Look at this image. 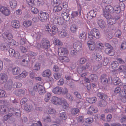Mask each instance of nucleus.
I'll list each match as a JSON object with an SVG mask.
<instances>
[{"instance_id":"39","label":"nucleus","mask_w":126,"mask_h":126,"mask_svg":"<svg viewBox=\"0 0 126 126\" xmlns=\"http://www.w3.org/2000/svg\"><path fill=\"white\" fill-rule=\"evenodd\" d=\"M79 111V110L77 108L72 109L71 110V114L73 116L76 115Z\"/></svg>"},{"instance_id":"12","label":"nucleus","mask_w":126,"mask_h":126,"mask_svg":"<svg viewBox=\"0 0 126 126\" xmlns=\"http://www.w3.org/2000/svg\"><path fill=\"white\" fill-rule=\"evenodd\" d=\"M104 52L106 54L110 56H113L115 54V52L113 47L105 48L104 50Z\"/></svg>"},{"instance_id":"9","label":"nucleus","mask_w":126,"mask_h":126,"mask_svg":"<svg viewBox=\"0 0 126 126\" xmlns=\"http://www.w3.org/2000/svg\"><path fill=\"white\" fill-rule=\"evenodd\" d=\"M68 52V51L66 48L62 47L59 50L58 54L60 56H63L67 55Z\"/></svg>"},{"instance_id":"57","label":"nucleus","mask_w":126,"mask_h":126,"mask_svg":"<svg viewBox=\"0 0 126 126\" xmlns=\"http://www.w3.org/2000/svg\"><path fill=\"white\" fill-rule=\"evenodd\" d=\"M13 115L12 113H9L8 114L5 115L3 117V121H6L8 119Z\"/></svg>"},{"instance_id":"8","label":"nucleus","mask_w":126,"mask_h":126,"mask_svg":"<svg viewBox=\"0 0 126 126\" xmlns=\"http://www.w3.org/2000/svg\"><path fill=\"white\" fill-rule=\"evenodd\" d=\"M8 69L10 70L12 69V73L14 75H17L18 74L21 72L20 68L18 67L12 68V66L11 65L9 67H8Z\"/></svg>"},{"instance_id":"52","label":"nucleus","mask_w":126,"mask_h":126,"mask_svg":"<svg viewBox=\"0 0 126 126\" xmlns=\"http://www.w3.org/2000/svg\"><path fill=\"white\" fill-rule=\"evenodd\" d=\"M31 12L33 14H36L39 12L38 9L34 7H32L31 8Z\"/></svg>"},{"instance_id":"26","label":"nucleus","mask_w":126,"mask_h":126,"mask_svg":"<svg viewBox=\"0 0 126 126\" xmlns=\"http://www.w3.org/2000/svg\"><path fill=\"white\" fill-rule=\"evenodd\" d=\"M62 16L64 20L66 21L69 20L70 17L69 15L65 12H63L62 13Z\"/></svg>"},{"instance_id":"43","label":"nucleus","mask_w":126,"mask_h":126,"mask_svg":"<svg viewBox=\"0 0 126 126\" xmlns=\"http://www.w3.org/2000/svg\"><path fill=\"white\" fill-rule=\"evenodd\" d=\"M123 95H122L120 99L122 102L125 103L126 102V91H123Z\"/></svg>"},{"instance_id":"27","label":"nucleus","mask_w":126,"mask_h":126,"mask_svg":"<svg viewBox=\"0 0 126 126\" xmlns=\"http://www.w3.org/2000/svg\"><path fill=\"white\" fill-rule=\"evenodd\" d=\"M110 17L108 18H107L108 19L107 22L108 24L110 25H112L115 23L116 21V19L112 18V16L111 15H110Z\"/></svg>"},{"instance_id":"22","label":"nucleus","mask_w":126,"mask_h":126,"mask_svg":"<svg viewBox=\"0 0 126 126\" xmlns=\"http://www.w3.org/2000/svg\"><path fill=\"white\" fill-rule=\"evenodd\" d=\"M14 93L17 96H21L25 94V91L21 89L16 90L14 91Z\"/></svg>"},{"instance_id":"33","label":"nucleus","mask_w":126,"mask_h":126,"mask_svg":"<svg viewBox=\"0 0 126 126\" xmlns=\"http://www.w3.org/2000/svg\"><path fill=\"white\" fill-rule=\"evenodd\" d=\"M62 3L61 0H51V3L53 6L58 5H60Z\"/></svg>"},{"instance_id":"28","label":"nucleus","mask_w":126,"mask_h":126,"mask_svg":"<svg viewBox=\"0 0 126 126\" xmlns=\"http://www.w3.org/2000/svg\"><path fill=\"white\" fill-rule=\"evenodd\" d=\"M86 100L89 103L92 104L94 103L97 100V98L95 97H94L91 98L87 97Z\"/></svg>"},{"instance_id":"64","label":"nucleus","mask_w":126,"mask_h":126,"mask_svg":"<svg viewBox=\"0 0 126 126\" xmlns=\"http://www.w3.org/2000/svg\"><path fill=\"white\" fill-rule=\"evenodd\" d=\"M120 48L122 49H126V42H124L121 44Z\"/></svg>"},{"instance_id":"24","label":"nucleus","mask_w":126,"mask_h":126,"mask_svg":"<svg viewBox=\"0 0 126 126\" xmlns=\"http://www.w3.org/2000/svg\"><path fill=\"white\" fill-rule=\"evenodd\" d=\"M96 10L95 9H93L91 10L88 14L89 16L92 18H94L96 15L97 13Z\"/></svg>"},{"instance_id":"14","label":"nucleus","mask_w":126,"mask_h":126,"mask_svg":"<svg viewBox=\"0 0 126 126\" xmlns=\"http://www.w3.org/2000/svg\"><path fill=\"white\" fill-rule=\"evenodd\" d=\"M51 33L50 34L51 36H54L59 32V29L55 25L52 26L51 27Z\"/></svg>"},{"instance_id":"58","label":"nucleus","mask_w":126,"mask_h":126,"mask_svg":"<svg viewBox=\"0 0 126 126\" xmlns=\"http://www.w3.org/2000/svg\"><path fill=\"white\" fill-rule=\"evenodd\" d=\"M22 84L20 82H15L13 85V87L14 88H19L22 86Z\"/></svg>"},{"instance_id":"40","label":"nucleus","mask_w":126,"mask_h":126,"mask_svg":"<svg viewBox=\"0 0 126 126\" xmlns=\"http://www.w3.org/2000/svg\"><path fill=\"white\" fill-rule=\"evenodd\" d=\"M51 97V94L49 93H47L45 95L44 99L45 101L48 102Z\"/></svg>"},{"instance_id":"2","label":"nucleus","mask_w":126,"mask_h":126,"mask_svg":"<svg viewBox=\"0 0 126 126\" xmlns=\"http://www.w3.org/2000/svg\"><path fill=\"white\" fill-rule=\"evenodd\" d=\"M49 15L47 13L41 12L38 15V17L39 20L41 22H45L48 18Z\"/></svg>"},{"instance_id":"41","label":"nucleus","mask_w":126,"mask_h":126,"mask_svg":"<svg viewBox=\"0 0 126 126\" xmlns=\"http://www.w3.org/2000/svg\"><path fill=\"white\" fill-rule=\"evenodd\" d=\"M60 117L62 120H65L67 118L66 113L64 112H63L60 113Z\"/></svg>"},{"instance_id":"45","label":"nucleus","mask_w":126,"mask_h":126,"mask_svg":"<svg viewBox=\"0 0 126 126\" xmlns=\"http://www.w3.org/2000/svg\"><path fill=\"white\" fill-rule=\"evenodd\" d=\"M113 9V12H114L117 13H120L121 10V8L119 7L118 5L114 6Z\"/></svg>"},{"instance_id":"38","label":"nucleus","mask_w":126,"mask_h":126,"mask_svg":"<svg viewBox=\"0 0 126 126\" xmlns=\"http://www.w3.org/2000/svg\"><path fill=\"white\" fill-rule=\"evenodd\" d=\"M62 103L63 104V107L65 109H68L69 106V105L67 103L66 100L62 98Z\"/></svg>"},{"instance_id":"53","label":"nucleus","mask_w":126,"mask_h":126,"mask_svg":"<svg viewBox=\"0 0 126 126\" xmlns=\"http://www.w3.org/2000/svg\"><path fill=\"white\" fill-rule=\"evenodd\" d=\"M42 85H40L38 84H35L33 87V89L35 91H38L39 89L41 87Z\"/></svg>"},{"instance_id":"11","label":"nucleus","mask_w":126,"mask_h":126,"mask_svg":"<svg viewBox=\"0 0 126 126\" xmlns=\"http://www.w3.org/2000/svg\"><path fill=\"white\" fill-rule=\"evenodd\" d=\"M119 66V63L117 62L114 61L111 63V68L113 69L112 72H116L117 71V69Z\"/></svg>"},{"instance_id":"18","label":"nucleus","mask_w":126,"mask_h":126,"mask_svg":"<svg viewBox=\"0 0 126 126\" xmlns=\"http://www.w3.org/2000/svg\"><path fill=\"white\" fill-rule=\"evenodd\" d=\"M112 81L114 84L115 85H118L120 86H121L122 83L121 82L120 80L118 77H115L112 80Z\"/></svg>"},{"instance_id":"17","label":"nucleus","mask_w":126,"mask_h":126,"mask_svg":"<svg viewBox=\"0 0 126 126\" xmlns=\"http://www.w3.org/2000/svg\"><path fill=\"white\" fill-rule=\"evenodd\" d=\"M62 88L59 87H57L52 90V92L54 94H60L62 93Z\"/></svg>"},{"instance_id":"42","label":"nucleus","mask_w":126,"mask_h":126,"mask_svg":"<svg viewBox=\"0 0 126 126\" xmlns=\"http://www.w3.org/2000/svg\"><path fill=\"white\" fill-rule=\"evenodd\" d=\"M61 56V57H60V58L62 62H68L70 60L67 56Z\"/></svg>"},{"instance_id":"10","label":"nucleus","mask_w":126,"mask_h":126,"mask_svg":"<svg viewBox=\"0 0 126 126\" xmlns=\"http://www.w3.org/2000/svg\"><path fill=\"white\" fill-rule=\"evenodd\" d=\"M0 12L4 15L7 16H9L10 13V10L5 7L0 6Z\"/></svg>"},{"instance_id":"60","label":"nucleus","mask_w":126,"mask_h":126,"mask_svg":"<svg viewBox=\"0 0 126 126\" xmlns=\"http://www.w3.org/2000/svg\"><path fill=\"white\" fill-rule=\"evenodd\" d=\"M45 29L46 32L47 33H50L51 32V30L50 28L49 25L48 24L46 25Z\"/></svg>"},{"instance_id":"51","label":"nucleus","mask_w":126,"mask_h":126,"mask_svg":"<svg viewBox=\"0 0 126 126\" xmlns=\"http://www.w3.org/2000/svg\"><path fill=\"white\" fill-rule=\"evenodd\" d=\"M120 72H123L124 74V72H125L126 70V66L124 65L120 66L118 68Z\"/></svg>"},{"instance_id":"30","label":"nucleus","mask_w":126,"mask_h":126,"mask_svg":"<svg viewBox=\"0 0 126 126\" xmlns=\"http://www.w3.org/2000/svg\"><path fill=\"white\" fill-rule=\"evenodd\" d=\"M13 82L11 80H10L7 81L5 85V87L8 89H10L13 87Z\"/></svg>"},{"instance_id":"29","label":"nucleus","mask_w":126,"mask_h":126,"mask_svg":"<svg viewBox=\"0 0 126 126\" xmlns=\"http://www.w3.org/2000/svg\"><path fill=\"white\" fill-rule=\"evenodd\" d=\"M107 78V75L105 74H103L101 75L100 79L102 83L104 84L107 83L108 80Z\"/></svg>"},{"instance_id":"20","label":"nucleus","mask_w":126,"mask_h":126,"mask_svg":"<svg viewBox=\"0 0 126 126\" xmlns=\"http://www.w3.org/2000/svg\"><path fill=\"white\" fill-rule=\"evenodd\" d=\"M7 79V76L5 74H0V82L2 83L5 82Z\"/></svg>"},{"instance_id":"3","label":"nucleus","mask_w":126,"mask_h":126,"mask_svg":"<svg viewBox=\"0 0 126 126\" xmlns=\"http://www.w3.org/2000/svg\"><path fill=\"white\" fill-rule=\"evenodd\" d=\"M113 12V7L110 5H107L105 7L103 13L104 16L106 18H109V17H110V15L109 13H112Z\"/></svg>"},{"instance_id":"62","label":"nucleus","mask_w":126,"mask_h":126,"mask_svg":"<svg viewBox=\"0 0 126 126\" xmlns=\"http://www.w3.org/2000/svg\"><path fill=\"white\" fill-rule=\"evenodd\" d=\"M95 46L97 47L100 49H103L104 47V45L101 43H99L97 42L96 43Z\"/></svg>"},{"instance_id":"16","label":"nucleus","mask_w":126,"mask_h":126,"mask_svg":"<svg viewBox=\"0 0 126 126\" xmlns=\"http://www.w3.org/2000/svg\"><path fill=\"white\" fill-rule=\"evenodd\" d=\"M51 75V71L49 69L45 70L42 73V76L44 77H48Z\"/></svg>"},{"instance_id":"48","label":"nucleus","mask_w":126,"mask_h":126,"mask_svg":"<svg viewBox=\"0 0 126 126\" xmlns=\"http://www.w3.org/2000/svg\"><path fill=\"white\" fill-rule=\"evenodd\" d=\"M107 104V102L104 100H102L99 101L98 104V106L100 107H104L106 106Z\"/></svg>"},{"instance_id":"6","label":"nucleus","mask_w":126,"mask_h":126,"mask_svg":"<svg viewBox=\"0 0 126 126\" xmlns=\"http://www.w3.org/2000/svg\"><path fill=\"white\" fill-rule=\"evenodd\" d=\"M61 99L56 96H53L52 97L50 101L51 103L56 105H60L62 103V100Z\"/></svg>"},{"instance_id":"13","label":"nucleus","mask_w":126,"mask_h":126,"mask_svg":"<svg viewBox=\"0 0 126 126\" xmlns=\"http://www.w3.org/2000/svg\"><path fill=\"white\" fill-rule=\"evenodd\" d=\"M98 110L97 108L93 106H91L89 108L87 113L88 114H91L92 113H96Z\"/></svg>"},{"instance_id":"55","label":"nucleus","mask_w":126,"mask_h":126,"mask_svg":"<svg viewBox=\"0 0 126 126\" xmlns=\"http://www.w3.org/2000/svg\"><path fill=\"white\" fill-rule=\"evenodd\" d=\"M53 76L55 79L58 80L61 77V74L59 73H55L53 74Z\"/></svg>"},{"instance_id":"5","label":"nucleus","mask_w":126,"mask_h":126,"mask_svg":"<svg viewBox=\"0 0 126 126\" xmlns=\"http://www.w3.org/2000/svg\"><path fill=\"white\" fill-rule=\"evenodd\" d=\"M2 37L4 39L10 40L12 39L13 36L11 32L7 31L2 33Z\"/></svg>"},{"instance_id":"36","label":"nucleus","mask_w":126,"mask_h":126,"mask_svg":"<svg viewBox=\"0 0 126 126\" xmlns=\"http://www.w3.org/2000/svg\"><path fill=\"white\" fill-rule=\"evenodd\" d=\"M67 35V33L65 30H63L60 31L59 33V36L61 38H64L66 37Z\"/></svg>"},{"instance_id":"7","label":"nucleus","mask_w":126,"mask_h":126,"mask_svg":"<svg viewBox=\"0 0 126 126\" xmlns=\"http://www.w3.org/2000/svg\"><path fill=\"white\" fill-rule=\"evenodd\" d=\"M51 22L54 25H56L59 24L62 25L63 22L61 18L58 17H54L51 19Z\"/></svg>"},{"instance_id":"15","label":"nucleus","mask_w":126,"mask_h":126,"mask_svg":"<svg viewBox=\"0 0 126 126\" xmlns=\"http://www.w3.org/2000/svg\"><path fill=\"white\" fill-rule=\"evenodd\" d=\"M42 45L44 48H47L50 47L49 42L47 39H43L42 40Z\"/></svg>"},{"instance_id":"49","label":"nucleus","mask_w":126,"mask_h":126,"mask_svg":"<svg viewBox=\"0 0 126 126\" xmlns=\"http://www.w3.org/2000/svg\"><path fill=\"white\" fill-rule=\"evenodd\" d=\"M85 122L89 124H90L93 121V118L90 117L86 118L84 120Z\"/></svg>"},{"instance_id":"4","label":"nucleus","mask_w":126,"mask_h":126,"mask_svg":"<svg viewBox=\"0 0 126 126\" xmlns=\"http://www.w3.org/2000/svg\"><path fill=\"white\" fill-rule=\"evenodd\" d=\"M90 64L88 63L83 65L79 66L78 68L77 71L79 73H81L85 72L86 70L91 68Z\"/></svg>"},{"instance_id":"61","label":"nucleus","mask_w":126,"mask_h":126,"mask_svg":"<svg viewBox=\"0 0 126 126\" xmlns=\"http://www.w3.org/2000/svg\"><path fill=\"white\" fill-rule=\"evenodd\" d=\"M40 64L38 63H36L33 66V69L35 70H38L40 69Z\"/></svg>"},{"instance_id":"56","label":"nucleus","mask_w":126,"mask_h":126,"mask_svg":"<svg viewBox=\"0 0 126 126\" xmlns=\"http://www.w3.org/2000/svg\"><path fill=\"white\" fill-rule=\"evenodd\" d=\"M44 121L45 122H50L51 121V117L49 116H46L44 118H43Z\"/></svg>"},{"instance_id":"35","label":"nucleus","mask_w":126,"mask_h":126,"mask_svg":"<svg viewBox=\"0 0 126 126\" xmlns=\"http://www.w3.org/2000/svg\"><path fill=\"white\" fill-rule=\"evenodd\" d=\"M32 108V105L29 104H25L24 107V110L28 112L30 111Z\"/></svg>"},{"instance_id":"59","label":"nucleus","mask_w":126,"mask_h":126,"mask_svg":"<svg viewBox=\"0 0 126 126\" xmlns=\"http://www.w3.org/2000/svg\"><path fill=\"white\" fill-rule=\"evenodd\" d=\"M54 43L56 45L62 46L63 44L62 42L57 39H55Z\"/></svg>"},{"instance_id":"34","label":"nucleus","mask_w":126,"mask_h":126,"mask_svg":"<svg viewBox=\"0 0 126 126\" xmlns=\"http://www.w3.org/2000/svg\"><path fill=\"white\" fill-rule=\"evenodd\" d=\"M94 58L97 61H100L102 58V56L100 54L95 53L94 55Z\"/></svg>"},{"instance_id":"21","label":"nucleus","mask_w":126,"mask_h":126,"mask_svg":"<svg viewBox=\"0 0 126 126\" xmlns=\"http://www.w3.org/2000/svg\"><path fill=\"white\" fill-rule=\"evenodd\" d=\"M11 24L12 27L15 28H18L20 26L19 21L15 20L12 21Z\"/></svg>"},{"instance_id":"37","label":"nucleus","mask_w":126,"mask_h":126,"mask_svg":"<svg viewBox=\"0 0 126 126\" xmlns=\"http://www.w3.org/2000/svg\"><path fill=\"white\" fill-rule=\"evenodd\" d=\"M38 91L39 94L41 95L44 94L46 92L44 86L42 85Z\"/></svg>"},{"instance_id":"31","label":"nucleus","mask_w":126,"mask_h":126,"mask_svg":"<svg viewBox=\"0 0 126 126\" xmlns=\"http://www.w3.org/2000/svg\"><path fill=\"white\" fill-rule=\"evenodd\" d=\"M32 24V22L31 20L25 21L23 22V25L26 28H27L31 26Z\"/></svg>"},{"instance_id":"1","label":"nucleus","mask_w":126,"mask_h":126,"mask_svg":"<svg viewBox=\"0 0 126 126\" xmlns=\"http://www.w3.org/2000/svg\"><path fill=\"white\" fill-rule=\"evenodd\" d=\"M101 36V35L98 29L94 28L91 30L88 33V38L92 40L93 39V37L96 39H99Z\"/></svg>"},{"instance_id":"50","label":"nucleus","mask_w":126,"mask_h":126,"mask_svg":"<svg viewBox=\"0 0 126 126\" xmlns=\"http://www.w3.org/2000/svg\"><path fill=\"white\" fill-rule=\"evenodd\" d=\"M79 37L81 39H83L84 40H85L86 38V36L85 32H82L79 34Z\"/></svg>"},{"instance_id":"25","label":"nucleus","mask_w":126,"mask_h":126,"mask_svg":"<svg viewBox=\"0 0 126 126\" xmlns=\"http://www.w3.org/2000/svg\"><path fill=\"white\" fill-rule=\"evenodd\" d=\"M98 24L99 27L101 28H104L106 26V24L105 22L102 19L98 20Z\"/></svg>"},{"instance_id":"46","label":"nucleus","mask_w":126,"mask_h":126,"mask_svg":"<svg viewBox=\"0 0 126 126\" xmlns=\"http://www.w3.org/2000/svg\"><path fill=\"white\" fill-rule=\"evenodd\" d=\"M122 34V32L121 31L119 30H116L115 33V36L117 37L120 38Z\"/></svg>"},{"instance_id":"54","label":"nucleus","mask_w":126,"mask_h":126,"mask_svg":"<svg viewBox=\"0 0 126 126\" xmlns=\"http://www.w3.org/2000/svg\"><path fill=\"white\" fill-rule=\"evenodd\" d=\"M77 29V27L75 25H72L70 27V30L73 33L75 32Z\"/></svg>"},{"instance_id":"32","label":"nucleus","mask_w":126,"mask_h":126,"mask_svg":"<svg viewBox=\"0 0 126 126\" xmlns=\"http://www.w3.org/2000/svg\"><path fill=\"white\" fill-rule=\"evenodd\" d=\"M10 4L12 8H14L16 6L17 2L15 0H10Z\"/></svg>"},{"instance_id":"19","label":"nucleus","mask_w":126,"mask_h":126,"mask_svg":"<svg viewBox=\"0 0 126 126\" xmlns=\"http://www.w3.org/2000/svg\"><path fill=\"white\" fill-rule=\"evenodd\" d=\"M74 46L75 48L78 51H80L82 49L81 44L79 42L74 43Z\"/></svg>"},{"instance_id":"44","label":"nucleus","mask_w":126,"mask_h":126,"mask_svg":"<svg viewBox=\"0 0 126 126\" xmlns=\"http://www.w3.org/2000/svg\"><path fill=\"white\" fill-rule=\"evenodd\" d=\"M60 5H58L55 6L53 9V11L55 12H58L61 10L62 8Z\"/></svg>"},{"instance_id":"63","label":"nucleus","mask_w":126,"mask_h":126,"mask_svg":"<svg viewBox=\"0 0 126 126\" xmlns=\"http://www.w3.org/2000/svg\"><path fill=\"white\" fill-rule=\"evenodd\" d=\"M19 49L23 53L26 52L27 51V49L26 48L22 46L20 47Z\"/></svg>"},{"instance_id":"47","label":"nucleus","mask_w":126,"mask_h":126,"mask_svg":"<svg viewBox=\"0 0 126 126\" xmlns=\"http://www.w3.org/2000/svg\"><path fill=\"white\" fill-rule=\"evenodd\" d=\"M93 43L92 42H91L90 43H89V41H88L87 43V44L88 46L89 49L90 50H94L95 48V47L93 44H92Z\"/></svg>"},{"instance_id":"23","label":"nucleus","mask_w":126,"mask_h":126,"mask_svg":"<svg viewBox=\"0 0 126 126\" xmlns=\"http://www.w3.org/2000/svg\"><path fill=\"white\" fill-rule=\"evenodd\" d=\"M28 74V72L25 71H24L21 73L16 76V79H18L20 78H24L26 77Z\"/></svg>"}]
</instances>
